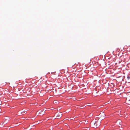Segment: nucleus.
<instances>
[{"instance_id":"nucleus-1","label":"nucleus","mask_w":130,"mask_h":130,"mask_svg":"<svg viewBox=\"0 0 130 130\" xmlns=\"http://www.w3.org/2000/svg\"><path fill=\"white\" fill-rule=\"evenodd\" d=\"M127 78H128V79H130V77H129V76L128 77H127Z\"/></svg>"},{"instance_id":"nucleus-2","label":"nucleus","mask_w":130,"mask_h":130,"mask_svg":"<svg viewBox=\"0 0 130 130\" xmlns=\"http://www.w3.org/2000/svg\"><path fill=\"white\" fill-rule=\"evenodd\" d=\"M25 112H26V111H24V113H25Z\"/></svg>"}]
</instances>
